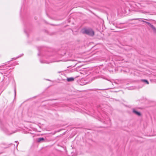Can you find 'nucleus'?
I'll list each match as a JSON object with an SVG mask.
<instances>
[{"label":"nucleus","instance_id":"20e7f679","mask_svg":"<svg viewBox=\"0 0 156 156\" xmlns=\"http://www.w3.org/2000/svg\"><path fill=\"white\" fill-rule=\"evenodd\" d=\"M67 80L68 82L73 81H74V79L73 77L68 78H67Z\"/></svg>","mask_w":156,"mask_h":156},{"label":"nucleus","instance_id":"423d86ee","mask_svg":"<svg viewBox=\"0 0 156 156\" xmlns=\"http://www.w3.org/2000/svg\"><path fill=\"white\" fill-rule=\"evenodd\" d=\"M143 81L145 82L147 84H148L149 83L148 81L146 80H142Z\"/></svg>","mask_w":156,"mask_h":156},{"label":"nucleus","instance_id":"39448f33","mask_svg":"<svg viewBox=\"0 0 156 156\" xmlns=\"http://www.w3.org/2000/svg\"><path fill=\"white\" fill-rule=\"evenodd\" d=\"M44 138L42 137V138H39L38 139V142H41L42 141H44Z\"/></svg>","mask_w":156,"mask_h":156},{"label":"nucleus","instance_id":"0eeeda50","mask_svg":"<svg viewBox=\"0 0 156 156\" xmlns=\"http://www.w3.org/2000/svg\"><path fill=\"white\" fill-rule=\"evenodd\" d=\"M140 19H139V18H135V19H133L132 20H140Z\"/></svg>","mask_w":156,"mask_h":156},{"label":"nucleus","instance_id":"9d476101","mask_svg":"<svg viewBox=\"0 0 156 156\" xmlns=\"http://www.w3.org/2000/svg\"><path fill=\"white\" fill-rule=\"evenodd\" d=\"M99 90H101V89H99Z\"/></svg>","mask_w":156,"mask_h":156},{"label":"nucleus","instance_id":"f03ea898","mask_svg":"<svg viewBox=\"0 0 156 156\" xmlns=\"http://www.w3.org/2000/svg\"><path fill=\"white\" fill-rule=\"evenodd\" d=\"M142 21L148 24V25L151 28L154 33H156V28L153 25L151 24L150 23L144 20H142Z\"/></svg>","mask_w":156,"mask_h":156},{"label":"nucleus","instance_id":"1a4fd4ad","mask_svg":"<svg viewBox=\"0 0 156 156\" xmlns=\"http://www.w3.org/2000/svg\"><path fill=\"white\" fill-rule=\"evenodd\" d=\"M15 94H16V90H15Z\"/></svg>","mask_w":156,"mask_h":156},{"label":"nucleus","instance_id":"7ed1b4c3","mask_svg":"<svg viewBox=\"0 0 156 156\" xmlns=\"http://www.w3.org/2000/svg\"><path fill=\"white\" fill-rule=\"evenodd\" d=\"M133 112L138 116H140L141 115V114L140 112L136 111L134 109H133Z\"/></svg>","mask_w":156,"mask_h":156},{"label":"nucleus","instance_id":"6e6552de","mask_svg":"<svg viewBox=\"0 0 156 156\" xmlns=\"http://www.w3.org/2000/svg\"><path fill=\"white\" fill-rule=\"evenodd\" d=\"M17 142H18L17 141H15V142H16V143Z\"/></svg>","mask_w":156,"mask_h":156},{"label":"nucleus","instance_id":"f257e3e1","mask_svg":"<svg viewBox=\"0 0 156 156\" xmlns=\"http://www.w3.org/2000/svg\"><path fill=\"white\" fill-rule=\"evenodd\" d=\"M82 32L83 34H86L92 36H93L94 34V31L91 29L83 28L82 30Z\"/></svg>","mask_w":156,"mask_h":156}]
</instances>
